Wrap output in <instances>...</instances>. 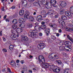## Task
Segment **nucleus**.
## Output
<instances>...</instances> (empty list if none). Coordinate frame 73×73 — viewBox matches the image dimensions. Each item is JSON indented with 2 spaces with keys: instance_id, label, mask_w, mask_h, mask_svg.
<instances>
[{
  "instance_id": "obj_1",
  "label": "nucleus",
  "mask_w": 73,
  "mask_h": 73,
  "mask_svg": "<svg viewBox=\"0 0 73 73\" xmlns=\"http://www.w3.org/2000/svg\"><path fill=\"white\" fill-rule=\"evenodd\" d=\"M42 66L44 68H49V69H51L53 71V69H55L56 67L54 64L49 65L48 63H43L42 64Z\"/></svg>"
},
{
  "instance_id": "obj_2",
  "label": "nucleus",
  "mask_w": 73,
  "mask_h": 73,
  "mask_svg": "<svg viewBox=\"0 0 73 73\" xmlns=\"http://www.w3.org/2000/svg\"><path fill=\"white\" fill-rule=\"evenodd\" d=\"M65 45H65V46L66 49H66V50L69 51V50H72V47L70 46L72 45V43L70 42L66 41L65 42Z\"/></svg>"
},
{
  "instance_id": "obj_3",
  "label": "nucleus",
  "mask_w": 73,
  "mask_h": 73,
  "mask_svg": "<svg viewBox=\"0 0 73 73\" xmlns=\"http://www.w3.org/2000/svg\"><path fill=\"white\" fill-rule=\"evenodd\" d=\"M38 59L39 61V62H42V64H47V63H44L45 62V60L44 58L43 57V56L42 55H40V56H38Z\"/></svg>"
},
{
  "instance_id": "obj_4",
  "label": "nucleus",
  "mask_w": 73,
  "mask_h": 73,
  "mask_svg": "<svg viewBox=\"0 0 73 73\" xmlns=\"http://www.w3.org/2000/svg\"><path fill=\"white\" fill-rule=\"evenodd\" d=\"M36 33H37V32H35V33L34 32H32L29 33L28 35L31 37H32L33 38H36V36H37V34Z\"/></svg>"
},
{
  "instance_id": "obj_5",
  "label": "nucleus",
  "mask_w": 73,
  "mask_h": 73,
  "mask_svg": "<svg viewBox=\"0 0 73 73\" xmlns=\"http://www.w3.org/2000/svg\"><path fill=\"white\" fill-rule=\"evenodd\" d=\"M47 1H43L42 2V3L43 5H47L49 9H51L52 8V5L51 4H50V5H49V3L46 2Z\"/></svg>"
},
{
  "instance_id": "obj_6",
  "label": "nucleus",
  "mask_w": 73,
  "mask_h": 73,
  "mask_svg": "<svg viewBox=\"0 0 73 73\" xmlns=\"http://www.w3.org/2000/svg\"><path fill=\"white\" fill-rule=\"evenodd\" d=\"M50 4L52 5L54 7H55V8L57 7V6L54 5H56V3H57V1L56 0H51L50 1Z\"/></svg>"
},
{
  "instance_id": "obj_7",
  "label": "nucleus",
  "mask_w": 73,
  "mask_h": 73,
  "mask_svg": "<svg viewBox=\"0 0 73 73\" xmlns=\"http://www.w3.org/2000/svg\"><path fill=\"white\" fill-rule=\"evenodd\" d=\"M23 38V42H24L25 44H26L27 42H28L29 41V39H28V38L26 36H24Z\"/></svg>"
},
{
  "instance_id": "obj_8",
  "label": "nucleus",
  "mask_w": 73,
  "mask_h": 73,
  "mask_svg": "<svg viewBox=\"0 0 73 73\" xmlns=\"http://www.w3.org/2000/svg\"><path fill=\"white\" fill-rule=\"evenodd\" d=\"M59 5L61 7L64 8L66 5V3L65 1H62L59 4Z\"/></svg>"
},
{
  "instance_id": "obj_9",
  "label": "nucleus",
  "mask_w": 73,
  "mask_h": 73,
  "mask_svg": "<svg viewBox=\"0 0 73 73\" xmlns=\"http://www.w3.org/2000/svg\"><path fill=\"white\" fill-rule=\"evenodd\" d=\"M65 15L66 16L70 18L72 17V15L71 14V13L68 11H67L65 12Z\"/></svg>"
},
{
  "instance_id": "obj_10",
  "label": "nucleus",
  "mask_w": 73,
  "mask_h": 73,
  "mask_svg": "<svg viewBox=\"0 0 73 73\" xmlns=\"http://www.w3.org/2000/svg\"><path fill=\"white\" fill-rule=\"evenodd\" d=\"M38 46H39L41 49H43L45 47V44L41 43L38 44Z\"/></svg>"
},
{
  "instance_id": "obj_11",
  "label": "nucleus",
  "mask_w": 73,
  "mask_h": 73,
  "mask_svg": "<svg viewBox=\"0 0 73 73\" xmlns=\"http://www.w3.org/2000/svg\"><path fill=\"white\" fill-rule=\"evenodd\" d=\"M42 17L41 15H39L36 18V20L40 22L42 20Z\"/></svg>"
},
{
  "instance_id": "obj_12",
  "label": "nucleus",
  "mask_w": 73,
  "mask_h": 73,
  "mask_svg": "<svg viewBox=\"0 0 73 73\" xmlns=\"http://www.w3.org/2000/svg\"><path fill=\"white\" fill-rule=\"evenodd\" d=\"M50 30V29H49L47 28L44 31L45 33L46 34V36H49V34L50 33V31H49Z\"/></svg>"
},
{
  "instance_id": "obj_13",
  "label": "nucleus",
  "mask_w": 73,
  "mask_h": 73,
  "mask_svg": "<svg viewBox=\"0 0 73 73\" xmlns=\"http://www.w3.org/2000/svg\"><path fill=\"white\" fill-rule=\"evenodd\" d=\"M50 26L51 27H52V28H54V29H57V25L56 24H50Z\"/></svg>"
},
{
  "instance_id": "obj_14",
  "label": "nucleus",
  "mask_w": 73,
  "mask_h": 73,
  "mask_svg": "<svg viewBox=\"0 0 73 73\" xmlns=\"http://www.w3.org/2000/svg\"><path fill=\"white\" fill-rule=\"evenodd\" d=\"M26 14L24 15V18L25 19H28V16H29V13H27V12L26 11L25 12Z\"/></svg>"
},
{
  "instance_id": "obj_15",
  "label": "nucleus",
  "mask_w": 73,
  "mask_h": 73,
  "mask_svg": "<svg viewBox=\"0 0 73 73\" xmlns=\"http://www.w3.org/2000/svg\"><path fill=\"white\" fill-rule=\"evenodd\" d=\"M53 71L54 72H56V73H58L60 71V69L59 68H55V69H53Z\"/></svg>"
},
{
  "instance_id": "obj_16",
  "label": "nucleus",
  "mask_w": 73,
  "mask_h": 73,
  "mask_svg": "<svg viewBox=\"0 0 73 73\" xmlns=\"http://www.w3.org/2000/svg\"><path fill=\"white\" fill-rule=\"evenodd\" d=\"M29 19L31 22H33V21H35V19L34 18L31 16L29 17Z\"/></svg>"
},
{
  "instance_id": "obj_17",
  "label": "nucleus",
  "mask_w": 73,
  "mask_h": 73,
  "mask_svg": "<svg viewBox=\"0 0 73 73\" xmlns=\"http://www.w3.org/2000/svg\"><path fill=\"white\" fill-rule=\"evenodd\" d=\"M61 19L63 20H66L67 19V17L65 15H62L61 17Z\"/></svg>"
},
{
  "instance_id": "obj_18",
  "label": "nucleus",
  "mask_w": 73,
  "mask_h": 73,
  "mask_svg": "<svg viewBox=\"0 0 73 73\" xmlns=\"http://www.w3.org/2000/svg\"><path fill=\"white\" fill-rule=\"evenodd\" d=\"M23 30L22 29H20L19 28H17L16 30L17 31V33H20L22 32V31H23Z\"/></svg>"
},
{
  "instance_id": "obj_19",
  "label": "nucleus",
  "mask_w": 73,
  "mask_h": 73,
  "mask_svg": "<svg viewBox=\"0 0 73 73\" xmlns=\"http://www.w3.org/2000/svg\"><path fill=\"white\" fill-rule=\"evenodd\" d=\"M54 13V11L53 10H50L49 12L48 13V14L50 15H53V14Z\"/></svg>"
},
{
  "instance_id": "obj_20",
  "label": "nucleus",
  "mask_w": 73,
  "mask_h": 73,
  "mask_svg": "<svg viewBox=\"0 0 73 73\" xmlns=\"http://www.w3.org/2000/svg\"><path fill=\"white\" fill-rule=\"evenodd\" d=\"M67 38H68V39H69V40H70L73 43V39H72V38L69 35H68L67 36Z\"/></svg>"
},
{
  "instance_id": "obj_21",
  "label": "nucleus",
  "mask_w": 73,
  "mask_h": 73,
  "mask_svg": "<svg viewBox=\"0 0 73 73\" xmlns=\"http://www.w3.org/2000/svg\"><path fill=\"white\" fill-rule=\"evenodd\" d=\"M19 21H20V22H19V23H24L25 22V20H24V19L23 18H20L19 19Z\"/></svg>"
},
{
  "instance_id": "obj_22",
  "label": "nucleus",
  "mask_w": 73,
  "mask_h": 73,
  "mask_svg": "<svg viewBox=\"0 0 73 73\" xmlns=\"http://www.w3.org/2000/svg\"><path fill=\"white\" fill-rule=\"evenodd\" d=\"M16 37V36L15 35H11V38H12V39L14 40H16L17 38Z\"/></svg>"
},
{
  "instance_id": "obj_23",
  "label": "nucleus",
  "mask_w": 73,
  "mask_h": 73,
  "mask_svg": "<svg viewBox=\"0 0 73 73\" xmlns=\"http://www.w3.org/2000/svg\"><path fill=\"white\" fill-rule=\"evenodd\" d=\"M65 10L63 9H61V10L60 11V14L61 15H63V14H64L65 13Z\"/></svg>"
},
{
  "instance_id": "obj_24",
  "label": "nucleus",
  "mask_w": 73,
  "mask_h": 73,
  "mask_svg": "<svg viewBox=\"0 0 73 73\" xmlns=\"http://www.w3.org/2000/svg\"><path fill=\"white\" fill-rule=\"evenodd\" d=\"M19 26L22 28H24L25 27V25L24 23L21 24H19Z\"/></svg>"
},
{
  "instance_id": "obj_25",
  "label": "nucleus",
  "mask_w": 73,
  "mask_h": 73,
  "mask_svg": "<svg viewBox=\"0 0 73 73\" xmlns=\"http://www.w3.org/2000/svg\"><path fill=\"white\" fill-rule=\"evenodd\" d=\"M69 68L67 69H66L65 70H63V73H69Z\"/></svg>"
},
{
  "instance_id": "obj_26",
  "label": "nucleus",
  "mask_w": 73,
  "mask_h": 73,
  "mask_svg": "<svg viewBox=\"0 0 73 73\" xmlns=\"http://www.w3.org/2000/svg\"><path fill=\"white\" fill-rule=\"evenodd\" d=\"M19 13L21 16H22L24 13V10H21L19 11Z\"/></svg>"
},
{
  "instance_id": "obj_27",
  "label": "nucleus",
  "mask_w": 73,
  "mask_h": 73,
  "mask_svg": "<svg viewBox=\"0 0 73 73\" xmlns=\"http://www.w3.org/2000/svg\"><path fill=\"white\" fill-rule=\"evenodd\" d=\"M59 48L60 50L62 51V50H64V49L65 48V47L63 46H60Z\"/></svg>"
},
{
  "instance_id": "obj_28",
  "label": "nucleus",
  "mask_w": 73,
  "mask_h": 73,
  "mask_svg": "<svg viewBox=\"0 0 73 73\" xmlns=\"http://www.w3.org/2000/svg\"><path fill=\"white\" fill-rule=\"evenodd\" d=\"M54 18H57L59 16V14L57 13H55L54 14Z\"/></svg>"
},
{
  "instance_id": "obj_29",
  "label": "nucleus",
  "mask_w": 73,
  "mask_h": 73,
  "mask_svg": "<svg viewBox=\"0 0 73 73\" xmlns=\"http://www.w3.org/2000/svg\"><path fill=\"white\" fill-rule=\"evenodd\" d=\"M11 65H13V66L14 67V66H15V64H16V63H15V61H13V60L11 61Z\"/></svg>"
},
{
  "instance_id": "obj_30",
  "label": "nucleus",
  "mask_w": 73,
  "mask_h": 73,
  "mask_svg": "<svg viewBox=\"0 0 73 73\" xmlns=\"http://www.w3.org/2000/svg\"><path fill=\"white\" fill-rule=\"evenodd\" d=\"M13 23L14 24H16L17 23V20L16 19H14L12 21Z\"/></svg>"
},
{
  "instance_id": "obj_31",
  "label": "nucleus",
  "mask_w": 73,
  "mask_h": 73,
  "mask_svg": "<svg viewBox=\"0 0 73 73\" xmlns=\"http://www.w3.org/2000/svg\"><path fill=\"white\" fill-rule=\"evenodd\" d=\"M35 5L38 7H41V6L40 5V4L37 2H35Z\"/></svg>"
},
{
  "instance_id": "obj_32",
  "label": "nucleus",
  "mask_w": 73,
  "mask_h": 73,
  "mask_svg": "<svg viewBox=\"0 0 73 73\" xmlns=\"http://www.w3.org/2000/svg\"><path fill=\"white\" fill-rule=\"evenodd\" d=\"M13 46L12 45H10L9 46V48L11 50H13Z\"/></svg>"
},
{
  "instance_id": "obj_33",
  "label": "nucleus",
  "mask_w": 73,
  "mask_h": 73,
  "mask_svg": "<svg viewBox=\"0 0 73 73\" xmlns=\"http://www.w3.org/2000/svg\"><path fill=\"white\" fill-rule=\"evenodd\" d=\"M56 62H57L58 64H62V62H61V60H56Z\"/></svg>"
},
{
  "instance_id": "obj_34",
  "label": "nucleus",
  "mask_w": 73,
  "mask_h": 73,
  "mask_svg": "<svg viewBox=\"0 0 73 73\" xmlns=\"http://www.w3.org/2000/svg\"><path fill=\"white\" fill-rule=\"evenodd\" d=\"M12 28L14 29H15L17 28V26L16 25H12Z\"/></svg>"
},
{
  "instance_id": "obj_35",
  "label": "nucleus",
  "mask_w": 73,
  "mask_h": 73,
  "mask_svg": "<svg viewBox=\"0 0 73 73\" xmlns=\"http://www.w3.org/2000/svg\"><path fill=\"white\" fill-rule=\"evenodd\" d=\"M28 26L29 28H32L33 27V25L32 23H31L28 25Z\"/></svg>"
},
{
  "instance_id": "obj_36",
  "label": "nucleus",
  "mask_w": 73,
  "mask_h": 73,
  "mask_svg": "<svg viewBox=\"0 0 73 73\" xmlns=\"http://www.w3.org/2000/svg\"><path fill=\"white\" fill-rule=\"evenodd\" d=\"M58 56H59V54L58 53H56L54 55V57L56 58L57 57H58Z\"/></svg>"
},
{
  "instance_id": "obj_37",
  "label": "nucleus",
  "mask_w": 73,
  "mask_h": 73,
  "mask_svg": "<svg viewBox=\"0 0 73 73\" xmlns=\"http://www.w3.org/2000/svg\"><path fill=\"white\" fill-rule=\"evenodd\" d=\"M42 29L44 30V29H45L46 28V26L45 25H44L42 27Z\"/></svg>"
},
{
  "instance_id": "obj_38",
  "label": "nucleus",
  "mask_w": 73,
  "mask_h": 73,
  "mask_svg": "<svg viewBox=\"0 0 73 73\" xmlns=\"http://www.w3.org/2000/svg\"><path fill=\"white\" fill-rule=\"evenodd\" d=\"M15 66H16V67H17V68H18L19 67V66H20L19 65V64H18V63H17L15 64L14 67H15Z\"/></svg>"
},
{
  "instance_id": "obj_39",
  "label": "nucleus",
  "mask_w": 73,
  "mask_h": 73,
  "mask_svg": "<svg viewBox=\"0 0 73 73\" xmlns=\"http://www.w3.org/2000/svg\"><path fill=\"white\" fill-rule=\"evenodd\" d=\"M61 24L62 25V27L63 25H64L65 24V21H63L61 22Z\"/></svg>"
},
{
  "instance_id": "obj_40",
  "label": "nucleus",
  "mask_w": 73,
  "mask_h": 73,
  "mask_svg": "<svg viewBox=\"0 0 73 73\" xmlns=\"http://www.w3.org/2000/svg\"><path fill=\"white\" fill-rule=\"evenodd\" d=\"M22 3H23V4H25V3H26V4H25V5H27V1H25L24 0H23L22 1Z\"/></svg>"
},
{
  "instance_id": "obj_41",
  "label": "nucleus",
  "mask_w": 73,
  "mask_h": 73,
  "mask_svg": "<svg viewBox=\"0 0 73 73\" xmlns=\"http://www.w3.org/2000/svg\"><path fill=\"white\" fill-rule=\"evenodd\" d=\"M51 38L53 40H55L56 39V37H55L54 36L52 35L51 36Z\"/></svg>"
},
{
  "instance_id": "obj_42",
  "label": "nucleus",
  "mask_w": 73,
  "mask_h": 73,
  "mask_svg": "<svg viewBox=\"0 0 73 73\" xmlns=\"http://www.w3.org/2000/svg\"><path fill=\"white\" fill-rule=\"evenodd\" d=\"M5 68L3 69L2 70L3 72H6V70H5Z\"/></svg>"
},
{
  "instance_id": "obj_43",
  "label": "nucleus",
  "mask_w": 73,
  "mask_h": 73,
  "mask_svg": "<svg viewBox=\"0 0 73 73\" xmlns=\"http://www.w3.org/2000/svg\"><path fill=\"white\" fill-rule=\"evenodd\" d=\"M28 1L30 3H32V2H33L35 1V0H28Z\"/></svg>"
},
{
  "instance_id": "obj_44",
  "label": "nucleus",
  "mask_w": 73,
  "mask_h": 73,
  "mask_svg": "<svg viewBox=\"0 0 73 73\" xmlns=\"http://www.w3.org/2000/svg\"><path fill=\"white\" fill-rule=\"evenodd\" d=\"M7 70H8L9 72V73H11V72H12V71H11V70L10 68H7Z\"/></svg>"
},
{
  "instance_id": "obj_45",
  "label": "nucleus",
  "mask_w": 73,
  "mask_h": 73,
  "mask_svg": "<svg viewBox=\"0 0 73 73\" xmlns=\"http://www.w3.org/2000/svg\"><path fill=\"white\" fill-rule=\"evenodd\" d=\"M70 11H73V6L71 7L70 8Z\"/></svg>"
},
{
  "instance_id": "obj_46",
  "label": "nucleus",
  "mask_w": 73,
  "mask_h": 73,
  "mask_svg": "<svg viewBox=\"0 0 73 73\" xmlns=\"http://www.w3.org/2000/svg\"><path fill=\"white\" fill-rule=\"evenodd\" d=\"M3 51L5 52H7V50L5 48H3Z\"/></svg>"
},
{
  "instance_id": "obj_47",
  "label": "nucleus",
  "mask_w": 73,
  "mask_h": 73,
  "mask_svg": "<svg viewBox=\"0 0 73 73\" xmlns=\"http://www.w3.org/2000/svg\"><path fill=\"white\" fill-rule=\"evenodd\" d=\"M45 20L46 21V23H48L49 22V19H46Z\"/></svg>"
},
{
  "instance_id": "obj_48",
  "label": "nucleus",
  "mask_w": 73,
  "mask_h": 73,
  "mask_svg": "<svg viewBox=\"0 0 73 73\" xmlns=\"http://www.w3.org/2000/svg\"><path fill=\"white\" fill-rule=\"evenodd\" d=\"M20 62L21 63V64H24V62H25L24 61V60H23L22 61H21Z\"/></svg>"
},
{
  "instance_id": "obj_49",
  "label": "nucleus",
  "mask_w": 73,
  "mask_h": 73,
  "mask_svg": "<svg viewBox=\"0 0 73 73\" xmlns=\"http://www.w3.org/2000/svg\"><path fill=\"white\" fill-rule=\"evenodd\" d=\"M38 30H39V31H41V29H42V27H40L39 28H38Z\"/></svg>"
},
{
  "instance_id": "obj_50",
  "label": "nucleus",
  "mask_w": 73,
  "mask_h": 73,
  "mask_svg": "<svg viewBox=\"0 0 73 73\" xmlns=\"http://www.w3.org/2000/svg\"><path fill=\"white\" fill-rule=\"evenodd\" d=\"M15 6H13L11 7V8H12L13 9H14L15 8Z\"/></svg>"
},
{
  "instance_id": "obj_51",
  "label": "nucleus",
  "mask_w": 73,
  "mask_h": 73,
  "mask_svg": "<svg viewBox=\"0 0 73 73\" xmlns=\"http://www.w3.org/2000/svg\"><path fill=\"white\" fill-rule=\"evenodd\" d=\"M1 9L2 11H4V7H3L2 8H1Z\"/></svg>"
},
{
  "instance_id": "obj_52",
  "label": "nucleus",
  "mask_w": 73,
  "mask_h": 73,
  "mask_svg": "<svg viewBox=\"0 0 73 73\" xmlns=\"http://www.w3.org/2000/svg\"><path fill=\"white\" fill-rule=\"evenodd\" d=\"M59 44L61 45H62L63 44V42H59Z\"/></svg>"
},
{
  "instance_id": "obj_53",
  "label": "nucleus",
  "mask_w": 73,
  "mask_h": 73,
  "mask_svg": "<svg viewBox=\"0 0 73 73\" xmlns=\"http://www.w3.org/2000/svg\"><path fill=\"white\" fill-rule=\"evenodd\" d=\"M59 33H61L62 32V30L61 29H59L58 31Z\"/></svg>"
},
{
  "instance_id": "obj_54",
  "label": "nucleus",
  "mask_w": 73,
  "mask_h": 73,
  "mask_svg": "<svg viewBox=\"0 0 73 73\" xmlns=\"http://www.w3.org/2000/svg\"><path fill=\"white\" fill-rule=\"evenodd\" d=\"M51 56H52V54H50L49 55V56H48V58H49L50 59V58H51Z\"/></svg>"
},
{
  "instance_id": "obj_55",
  "label": "nucleus",
  "mask_w": 73,
  "mask_h": 73,
  "mask_svg": "<svg viewBox=\"0 0 73 73\" xmlns=\"http://www.w3.org/2000/svg\"><path fill=\"white\" fill-rule=\"evenodd\" d=\"M6 21H8V22H9V19L8 18L6 19L5 20Z\"/></svg>"
},
{
  "instance_id": "obj_56",
  "label": "nucleus",
  "mask_w": 73,
  "mask_h": 73,
  "mask_svg": "<svg viewBox=\"0 0 73 73\" xmlns=\"http://www.w3.org/2000/svg\"><path fill=\"white\" fill-rule=\"evenodd\" d=\"M38 28V26H35V29H37V28Z\"/></svg>"
},
{
  "instance_id": "obj_57",
  "label": "nucleus",
  "mask_w": 73,
  "mask_h": 73,
  "mask_svg": "<svg viewBox=\"0 0 73 73\" xmlns=\"http://www.w3.org/2000/svg\"><path fill=\"white\" fill-rule=\"evenodd\" d=\"M6 17H7V15H5L4 16L3 19H6Z\"/></svg>"
},
{
  "instance_id": "obj_58",
  "label": "nucleus",
  "mask_w": 73,
  "mask_h": 73,
  "mask_svg": "<svg viewBox=\"0 0 73 73\" xmlns=\"http://www.w3.org/2000/svg\"><path fill=\"white\" fill-rule=\"evenodd\" d=\"M39 35L40 36H42V33H39Z\"/></svg>"
},
{
  "instance_id": "obj_59",
  "label": "nucleus",
  "mask_w": 73,
  "mask_h": 73,
  "mask_svg": "<svg viewBox=\"0 0 73 73\" xmlns=\"http://www.w3.org/2000/svg\"><path fill=\"white\" fill-rule=\"evenodd\" d=\"M3 41H6V39H5V38L3 37Z\"/></svg>"
},
{
  "instance_id": "obj_60",
  "label": "nucleus",
  "mask_w": 73,
  "mask_h": 73,
  "mask_svg": "<svg viewBox=\"0 0 73 73\" xmlns=\"http://www.w3.org/2000/svg\"><path fill=\"white\" fill-rule=\"evenodd\" d=\"M41 23L43 25L44 24H45V22H44V21L42 22Z\"/></svg>"
},
{
  "instance_id": "obj_61",
  "label": "nucleus",
  "mask_w": 73,
  "mask_h": 73,
  "mask_svg": "<svg viewBox=\"0 0 73 73\" xmlns=\"http://www.w3.org/2000/svg\"><path fill=\"white\" fill-rule=\"evenodd\" d=\"M16 62L17 63H19V62H20V60H17V61H16Z\"/></svg>"
},
{
  "instance_id": "obj_62",
  "label": "nucleus",
  "mask_w": 73,
  "mask_h": 73,
  "mask_svg": "<svg viewBox=\"0 0 73 73\" xmlns=\"http://www.w3.org/2000/svg\"><path fill=\"white\" fill-rule=\"evenodd\" d=\"M59 33H57L56 34V36H57V37H58V36H59Z\"/></svg>"
},
{
  "instance_id": "obj_63",
  "label": "nucleus",
  "mask_w": 73,
  "mask_h": 73,
  "mask_svg": "<svg viewBox=\"0 0 73 73\" xmlns=\"http://www.w3.org/2000/svg\"><path fill=\"white\" fill-rule=\"evenodd\" d=\"M69 29L70 31H73V29L69 28Z\"/></svg>"
},
{
  "instance_id": "obj_64",
  "label": "nucleus",
  "mask_w": 73,
  "mask_h": 73,
  "mask_svg": "<svg viewBox=\"0 0 73 73\" xmlns=\"http://www.w3.org/2000/svg\"><path fill=\"white\" fill-rule=\"evenodd\" d=\"M38 24L37 23H36L35 24V25H36V26H37Z\"/></svg>"
}]
</instances>
